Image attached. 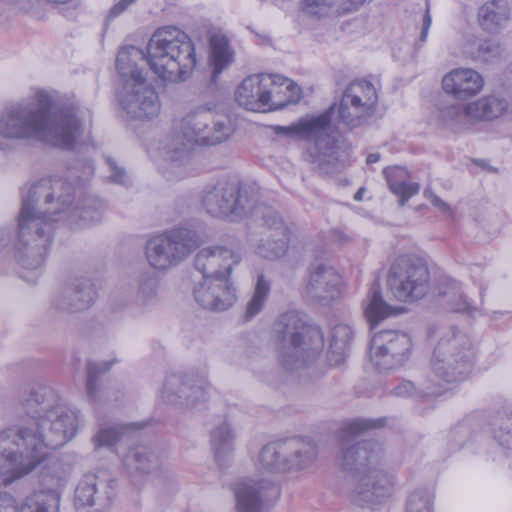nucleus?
<instances>
[{
	"mask_svg": "<svg viewBox=\"0 0 512 512\" xmlns=\"http://www.w3.org/2000/svg\"><path fill=\"white\" fill-rule=\"evenodd\" d=\"M19 405L30 419L27 426L0 432V477L5 486L32 472L46 457L77 433L79 412L58 402L55 391L41 383L25 387Z\"/></svg>",
	"mask_w": 512,
	"mask_h": 512,
	"instance_id": "nucleus-1",
	"label": "nucleus"
},
{
	"mask_svg": "<svg viewBox=\"0 0 512 512\" xmlns=\"http://www.w3.org/2000/svg\"><path fill=\"white\" fill-rule=\"evenodd\" d=\"M81 135L79 107L61 103L54 92L37 88L0 110V154L7 156L20 142L42 141L65 149Z\"/></svg>",
	"mask_w": 512,
	"mask_h": 512,
	"instance_id": "nucleus-2",
	"label": "nucleus"
},
{
	"mask_svg": "<svg viewBox=\"0 0 512 512\" xmlns=\"http://www.w3.org/2000/svg\"><path fill=\"white\" fill-rule=\"evenodd\" d=\"M234 128L229 119L214 120L208 109L199 108L187 113L180 122V133L167 136L161 144L160 154L165 164L164 175L170 179L186 176L194 144L216 146L230 139Z\"/></svg>",
	"mask_w": 512,
	"mask_h": 512,
	"instance_id": "nucleus-3",
	"label": "nucleus"
},
{
	"mask_svg": "<svg viewBox=\"0 0 512 512\" xmlns=\"http://www.w3.org/2000/svg\"><path fill=\"white\" fill-rule=\"evenodd\" d=\"M382 455L381 444L374 440L344 449L342 468L354 482L353 500L357 504H380L390 496L392 479L379 467Z\"/></svg>",
	"mask_w": 512,
	"mask_h": 512,
	"instance_id": "nucleus-4",
	"label": "nucleus"
},
{
	"mask_svg": "<svg viewBox=\"0 0 512 512\" xmlns=\"http://www.w3.org/2000/svg\"><path fill=\"white\" fill-rule=\"evenodd\" d=\"M334 110L335 105H331L318 116L300 119L289 126L272 127L277 135L312 141L313 144L306 150L304 159L319 174H334L345 166L335 151L334 134L337 129L332 123Z\"/></svg>",
	"mask_w": 512,
	"mask_h": 512,
	"instance_id": "nucleus-5",
	"label": "nucleus"
},
{
	"mask_svg": "<svg viewBox=\"0 0 512 512\" xmlns=\"http://www.w3.org/2000/svg\"><path fill=\"white\" fill-rule=\"evenodd\" d=\"M146 52L150 69L164 81H184L196 66L192 40L175 26L158 28L151 36Z\"/></svg>",
	"mask_w": 512,
	"mask_h": 512,
	"instance_id": "nucleus-6",
	"label": "nucleus"
},
{
	"mask_svg": "<svg viewBox=\"0 0 512 512\" xmlns=\"http://www.w3.org/2000/svg\"><path fill=\"white\" fill-rule=\"evenodd\" d=\"M274 332L279 359L288 370L305 367L323 350L322 331L307 325L296 311L281 314L274 324Z\"/></svg>",
	"mask_w": 512,
	"mask_h": 512,
	"instance_id": "nucleus-7",
	"label": "nucleus"
},
{
	"mask_svg": "<svg viewBox=\"0 0 512 512\" xmlns=\"http://www.w3.org/2000/svg\"><path fill=\"white\" fill-rule=\"evenodd\" d=\"M474 356L473 344L466 334L452 330L443 336L433 351L424 393L440 394L441 383L464 381L471 372Z\"/></svg>",
	"mask_w": 512,
	"mask_h": 512,
	"instance_id": "nucleus-8",
	"label": "nucleus"
},
{
	"mask_svg": "<svg viewBox=\"0 0 512 512\" xmlns=\"http://www.w3.org/2000/svg\"><path fill=\"white\" fill-rule=\"evenodd\" d=\"M75 188L62 178H45L21 188L18 223L52 224L68 208Z\"/></svg>",
	"mask_w": 512,
	"mask_h": 512,
	"instance_id": "nucleus-9",
	"label": "nucleus"
},
{
	"mask_svg": "<svg viewBox=\"0 0 512 512\" xmlns=\"http://www.w3.org/2000/svg\"><path fill=\"white\" fill-rule=\"evenodd\" d=\"M300 88L291 80L279 75H251L235 91L237 103L250 111L283 109L295 103Z\"/></svg>",
	"mask_w": 512,
	"mask_h": 512,
	"instance_id": "nucleus-10",
	"label": "nucleus"
},
{
	"mask_svg": "<svg viewBox=\"0 0 512 512\" xmlns=\"http://www.w3.org/2000/svg\"><path fill=\"white\" fill-rule=\"evenodd\" d=\"M201 202L211 216L235 221L253 214L258 192L237 180L221 179L204 187Z\"/></svg>",
	"mask_w": 512,
	"mask_h": 512,
	"instance_id": "nucleus-11",
	"label": "nucleus"
},
{
	"mask_svg": "<svg viewBox=\"0 0 512 512\" xmlns=\"http://www.w3.org/2000/svg\"><path fill=\"white\" fill-rule=\"evenodd\" d=\"M127 54L120 52L116 58V67L122 77L130 78L119 92L118 99L121 107L133 119H153L161 110L158 94L149 85L142 71L136 67L128 71L126 67Z\"/></svg>",
	"mask_w": 512,
	"mask_h": 512,
	"instance_id": "nucleus-12",
	"label": "nucleus"
},
{
	"mask_svg": "<svg viewBox=\"0 0 512 512\" xmlns=\"http://www.w3.org/2000/svg\"><path fill=\"white\" fill-rule=\"evenodd\" d=\"M318 454L316 444L304 438H291L266 444L257 457V468L267 472H286L308 467Z\"/></svg>",
	"mask_w": 512,
	"mask_h": 512,
	"instance_id": "nucleus-13",
	"label": "nucleus"
},
{
	"mask_svg": "<svg viewBox=\"0 0 512 512\" xmlns=\"http://www.w3.org/2000/svg\"><path fill=\"white\" fill-rule=\"evenodd\" d=\"M197 245L193 230L175 228L151 238L146 244V257L153 268L166 270L185 260Z\"/></svg>",
	"mask_w": 512,
	"mask_h": 512,
	"instance_id": "nucleus-14",
	"label": "nucleus"
},
{
	"mask_svg": "<svg viewBox=\"0 0 512 512\" xmlns=\"http://www.w3.org/2000/svg\"><path fill=\"white\" fill-rule=\"evenodd\" d=\"M388 286L393 296L403 302L423 298L430 283L428 268L407 257L397 258L390 267Z\"/></svg>",
	"mask_w": 512,
	"mask_h": 512,
	"instance_id": "nucleus-15",
	"label": "nucleus"
},
{
	"mask_svg": "<svg viewBox=\"0 0 512 512\" xmlns=\"http://www.w3.org/2000/svg\"><path fill=\"white\" fill-rule=\"evenodd\" d=\"M17 227L15 258L21 267L37 270L43 265L52 242L53 225L18 223Z\"/></svg>",
	"mask_w": 512,
	"mask_h": 512,
	"instance_id": "nucleus-16",
	"label": "nucleus"
},
{
	"mask_svg": "<svg viewBox=\"0 0 512 512\" xmlns=\"http://www.w3.org/2000/svg\"><path fill=\"white\" fill-rule=\"evenodd\" d=\"M412 342L408 334L397 330H382L374 334L370 345L371 361L379 370H388L404 364Z\"/></svg>",
	"mask_w": 512,
	"mask_h": 512,
	"instance_id": "nucleus-17",
	"label": "nucleus"
},
{
	"mask_svg": "<svg viewBox=\"0 0 512 512\" xmlns=\"http://www.w3.org/2000/svg\"><path fill=\"white\" fill-rule=\"evenodd\" d=\"M237 512H264L265 506L280 496L279 487L270 480L246 479L234 489Z\"/></svg>",
	"mask_w": 512,
	"mask_h": 512,
	"instance_id": "nucleus-18",
	"label": "nucleus"
},
{
	"mask_svg": "<svg viewBox=\"0 0 512 512\" xmlns=\"http://www.w3.org/2000/svg\"><path fill=\"white\" fill-rule=\"evenodd\" d=\"M242 260L241 254L229 247L213 245L200 249L194 258L195 268L203 278H227L234 266Z\"/></svg>",
	"mask_w": 512,
	"mask_h": 512,
	"instance_id": "nucleus-19",
	"label": "nucleus"
},
{
	"mask_svg": "<svg viewBox=\"0 0 512 512\" xmlns=\"http://www.w3.org/2000/svg\"><path fill=\"white\" fill-rule=\"evenodd\" d=\"M193 295L196 302L204 309L224 311L236 301V289L227 278L206 277L199 281Z\"/></svg>",
	"mask_w": 512,
	"mask_h": 512,
	"instance_id": "nucleus-20",
	"label": "nucleus"
},
{
	"mask_svg": "<svg viewBox=\"0 0 512 512\" xmlns=\"http://www.w3.org/2000/svg\"><path fill=\"white\" fill-rule=\"evenodd\" d=\"M341 277L331 266L318 264L310 269L305 286L306 297L314 303L329 305L339 297Z\"/></svg>",
	"mask_w": 512,
	"mask_h": 512,
	"instance_id": "nucleus-21",
	"label": "nucleus"
},
{
	"mask_svg": "<svg viewBox=\"0 0 512 512\" xmlns=\"http://www.w3.org/2000/svg\"><path fill=\"white\" fill-rule=\"evenodd\" d=\"M95 297L93 283L87 278H77L54 296L52 307L60 312L77 313L88 309Z\"/></svg>",
	"mask_w": 512,
	"mask_h": 512,
	"instance_id": "nucleus-22",
	"label": "nucleus"
},
{
	"mask_svg": "<svg viewBox=\"0 0 512 512\" xmlns=\"http://www.w3.org/2000/svg\"><path fill=\"white\" fill-rule=\"evenodd\" d=\"M202 380L190 376L173 374L166 378L162 398L167 403L193 406L204 399Z\"/></svg>",
	"mask_w": 512,
	"mask_h": 512,
	"instance_id": "nucleus-23",
	"label": "nucleus"
},
{
	"mask_svg": "<svg viewBox=\"0 0 512 512\" xmlns=\"http://www.w3.org/2000/svg\"><path fill=\"white\" fill-rule=\"evenodd\" d=\"M481 75L470 68H458L442 79L443 90L456 99L465 100L478 94L483 88Z\"/></svg>",
	"mask_w": 512,
	"mask_h": 512,
	"instance_id": "nucleus-24",
	"label": "nucleus"
},
{
	"mask_svg": "<svg viewBox=\"0 0 512 512\" xmlns=\"http://www.w3.org/2000/svg\"><path fill=\"white\" fill-rule=\"evenodd\" d=\"M123 462L131 477L156 473L162 466L160 457L148 446L131 448Z\"/></svg>",
	"mask_w": 512,
	"mask_h": 512,
	"instance_id": "nucleus-25",
	"label": "nucleus"
},
{
	"mask_svg": "<svg viewBox=\"0 0 512 512\" xmlns=\"http://www.w3.org/2000/svg\"><path fill=\"white\" fill-rule=\"evenodd\" d=\"M68 474V466L61 460L57 458L48 459L40 474V483L43 488L27 498H40V495L47 496L53 493L57 495L59 504L60 489L64 486Z\"/></svg>",
	"mask_w": 512,
	"mask_h": 512,
	"instance_id": "nucleus-26",
	"label": "nucleus"
},
{
	"mask_svg": "<svg viewBox=\"0 0 512 512\" xmlns=\"http://www.w3.org/2000/svg\"><path fill=\"white\" fill-rule=\"evenodd\" d=\"M72 195L71 202L62 215L67 218L71 226L77 228H85L90 225L99 223L102 220L104 212V204L99 199L89 196L84 199L80 207H72L73 203Z\"/></svg>",
	"mask_w": 512,
	"mask_h": 512,
	"instance_id": "nucleus-27",
	"label": "nucleus"
},
{
	"mask_svg": "<svg viewBox=\"0 0 512 512\" xmlns=\"http://www.w3.org/2000/svg\"><path fill=\"white\" fill-rule=\"evenodd\" d=\"M342 98L371 117L376 111L378 95L374 85L367 80L351 82L343 91Z\"/></svg>",
	"mask_w": 512,
	"mask_h": 512,
	"instance_id": "nucleus-28",
	"label": "nucleus"
},
{
	"mask_svg": "<svg viewBox=\"0 0 512 512\" xmlns=\"http://www.w3.org/2000/svg\"><path fill=\"white\" fill-rule=\"evenodd\" d=\"M478 19L484 30L495 33L505 27L510 19L507 0H491L478 11Z\"/></svg>",
	"mask_w": 512,
	"mask_h": 512,
	"instance_id": "nucleus-29",
	"label": "nucleus"
},
{
	"mask_svg": "<svg viewBox=\"0 0 512 512\" xmlns=\"http://www.w3.org/2000/svg\"><path fill=\"white\" fill-rule=\"evenodd\" d=\"M365 315L368 321L374 325L381 320L402 313L404 308L393 307L386 303L381 294L380 283L378 280L373 281L366 298Z\"/></svg>",
	"mask_w": 512,
	"mask_h": 512,
	"instance_id": "nucleus-30",
	"label": "nucleus"
},
{
	"mask_svg": "<svg viewBox=\"0 0 512 512\" xmlns=\"http://www.w3.org/2000/svg\"><path fill=\"white\" fill-rule=\"evenodd\" d=\"M391 192L399 197V205L403 206L409 198L419 192L418 183L409 181L408 171L399 166L388 167L383 170Z\"/></svg>",
	"mask_w": 512,
	"mask_h": 512,
	"instance_id": "nucleus-31",
	"label": "nucleus"
},
{
	"mask_svg": "<svg viewBox=\"0 0 512 512\" xmlns=\"http://www.w3.org/2000/svg\"><path fill=\"white\" fill-rule=\"evenodd\" d=\"M210 48L211 81L216 83L223 70L232 64L234 53L230 48L227 37L224 35H213L210 39Z\"/></svg>",
	"mask_w": 512,
	"mask_h": 512,
	"instance_id": "nucleus-32",
	"label": "nucleus"
},
{
	"mask_svg": "<svg viewBox=\"0 0 512 512\" xmlns=\"http://www.w3.org/2000/svg\"><path fill=\"white\" fill-rule=\"evenodd\" d=\"M507 108V101L496 96H486L466 104V112L470 120H493L500 117Z\"/></svg>",
	"mask_w": 512,
	"mask_h": 512,
	"instance_id": "nucleus-33",
	"label": "nucleus"
},
{
	"mask_svg": "<svg viewBox=\"0 0 512 512\" xmlns=\"http://www.w3.org/2000/svg\"><path fill=\"white\" fill-rule=\"evenodd\" d=\"M333 105H335V110L332 114V123L336 126L337 129L334 134L335 138L339 130L338 125L334 122L335 115H337L338 124L342 125L347 130L363 127L367 125L369 120L372 118L367 113L360 111L358 107L346 102V100L342 97L338 106L335 103Z\"/></svg>",
	"mask_w": 512,
	"mask_h": 512,
	"instance_id": "nucleus-34",
	"label": "nucleus"
},
{
	"mask_svg": "<svg viewBox=\"0 0 512 512\" xmlns=\"http://www.w3.org/2000/svg\"><path fill=\"white\" fill-rule=\"evenodd\" d=\"M352 339L353 331L348 325L338 324L332 329L327 352L330 365H340L344 362Z\"/></svg>",
	"mask_w": 512,
	"mask_h": 512,
	"instance_id": "nucleus-35",
	"label": "nucleus"
},
{
	"mask_svg": "<svg viewBox=\"0 0 512 512\" xmlns=\"http://www.w3.org/2000/svg\"><path fill=\"white\" fill-rule=\"evenodd\" d=\"M234 433L227 422H223L211 431V446L216 461L223 467L228 463L233 450Z\"/></svg>",
	"mask_w": 512,
	"mask_h": 512,
	"instance_id": "nucleus-36",
	"label": "nucleus"
},
{
	"mask_svg": "<svg viewBox=\"0 0 512 512\" xmlns=\"http://www.w3.org/2000/svg\"><path fill=\"white\" fill-rule=\"evenodd\" d=\"M438 295L446 299V303L455 312L471 313L474 310L472 303L462 292L461 285L454 279H444L439 287Z\"/></svg>",
	"mask_w": 512,
	"mask_h": 512,
	"instance_id": "nucleus-37",
	"label": "nucleus"
},
{
	"mask_svg": "<svg viewBox=\"0 0 512 512\" xmlns=\"http://www.w3.org/2000/svg\"><path fill=\"white\" fill-rule=\"evenodd\" d=\"M477 433L476 426L471 419H463L455 425L446 437V445L450 453L456 452L470 444Z\"/></svg>",
	"mask_w": 512,
	"mask_h": 512,
	"instance_id": "nucleus-38",
	"label": "nucleus"
},
{
	"mask_svg": "<svg viewBox=\"0 0 512 512\" xmlns=\"http://www.w3.org/2000/svg\"><path fill=\"white\" fill-rule=\"evenodd\" d=\"M271 290V281L260 273L256 278L254 291L251 299L248 301L245 310V320H251L263 309Z\"/></svg>",
	"mask_w": 512,
	"mask_h": 512,
	"instance_id": "nucleus-39",
	"label": "nucleus"
},
{
	"mask_svg": "<svg viewBox=\"0 0 512 512\" xmlns=\"http://www.w3.org/2000/svg\"><path fill=\"white\" fill-rule=\"evenodd\" d=\"M97 477L94 474L85 475L75 489V506L77 509L90 507L97 501Z\"/></svg>",
	"mask_w": 512,
	"mask_h": 512,
	"instance_id": "nucleus-40",
	"label": "nucleus"
},
{
	"mask_svg": "<svg viewBox=\"0 0 512 512\" xmlns=\"http://www.w3.org/2000/svg\"><path fill=\"white\" fill-rule=\"evenodd\" d=\"M386 423L385 418L378 419H356L346 423L340 433L342 446L345 447L356 436L365 431L383 427Z\"/></svg>",
	"mask_w": 512,
	"mask_h": 512,
	"instance_id": "nucleus-41",
	"label": "nucleus"
},
{
	"mask_svg": "<svg viewBox=\"0 0 512 512\" xmlns=\"http://www.w3.org/2000/svg\"><path fill=\"white\" fill-rule=\"evenodd\" d=\"M277 239L262 241L256 248V253L263 258L274 260L285 255L288 249L289 234L278 235Z\"/></svg>",
	"mask_w": 512,
	"mask_h": 512,
	"instance_id": "nucleus-42",
	"label": "nucleus"
},
{
	"mask_svg": "<svg viewBox=\"0 0 512 512\" xmlns=\"http://www.w3.org/2000/svg\"><path fill=\"white\" fill-rule=\"evenodd\" d=\"M492 433L501 447L512 451V414L497 417L492 423Z\"/></svg>",
	"mask_w": 512,
	"mask_h": 512,
	"instance_id": "nucleus-43",
	"label": "nucleus"
},
{
	"mask_svg": "<svg viewBox=\"0 0 512 512\" xmlns=\"http://www.w3.org/2000/svg\"><path fill=\"white\" fill-rule=\"evenodd\" d=\"M40 498H26L20 512H57L58 498L56 494L40 495Z\"/></svg>",
	"mask_w": 512,
	"mask_h": 512,
	"instance_id": "nucleus-44",
	"label": "nucleus"
},
{
	"mask_svg": "<svg viewBox=\"0 0 512 512\" xmlns=\"http://www.w3.org/2000/svg\"><path fill=\"white\" fill-rule=\"evenodd\" d=\"M112 366L111 362L95 363L87 362L86 393L91 401L97 399L98 378L102 373L108 371Z\"/></svg>",
	"mask_w": 512,
	"mask_h": 512,
	"instance_id": "nucleus-45",
	"label": "nucleus"
},
{
	"mask_svg": "<svg viewBox=\"0 0 512 512\" xmlns=\"http://www.w3.org/2000/svg\"><path fill=\"white\" fill-rule=\"evenodd\" d=\"M260 212V217L267 228L274 230L276 235H287L289 234V228L285 225L282 217L278 214L277 211L270 207H258L256 205V209L251 216L257 215Z\"/></svg>",
	"mask_w": 512,
	"mask_h": 512,
	"instance_id": "nucleus-46",
	"label": "nucleus"
},
{
	"mask_svg": "<svg viewBox=\"0 0 512 512\" xmlns=\"http://www.w3.org/2000/svg\"><path fill=\"white\" fill-rule=\"evenodd\" d=\"M142 427L143 425L138 423H130L126 425H116L108 428H102L94 439L99 446H110L115 444L126 430L140 429Z\"/></svg>",
	"mask_w": 512,
	"mask_h": 512,
	"instance_id": "nucleus-47",
	"label": "nucleus"
},
{
	"mask_svg": "<svg viewBox=\"0 0 512 512\" xmlns=\"http://www.w3.org/2000/svg\"><path fill=\"white\" fill-rule=\"evenodd\" d=\"M433 494L427 489L413 491L407 500L406 512H432Z\"/></svg>",
	"mask_w": 512,
	"mask_h": 512,
	"instance_id": "nucleus-48",
	"label": "nucleus"
},
{
	"mask_svg": "<svg viewBox=\"0 0 512 512\" xmlns=\"http://www.w3.org/2000/svg\"><path fill=\"white\" fill-rule=\"evenodd\" d=\"M94 167L90 160H77L68 168L67 180L84 182L92 177Z\"/></svg>",
	"mask_w": 512,
	"mask_h": 512,
	"instance_id": "nucleus-49",
	"label": "nucleus"
},
{
	"mask_svg": "<svg viewBox=\"0 0 512 512\" xmlns=\"http://www.w3.org/2000/svg\"><path fill=\"white\" fill-rule=\"evenodd\" d=\"M157 299V282L153 278L144 279L138 288L136 302L141 306L153 304Z\"/></svg>",
	"mask_w": 512,
	"mask_h": 512,
	"instance_id": "nucleus-50",
	"label": "nucleus"
},
{
	"mask_svg": "<svg viewBox=\"0 0 512 512\" xmlns=\"http://www.w3.org/2000/svg\"><path fill=\"white\" fill-rule=\"evenodd\" d=\"M440 117L447 124L460 123L465 119H469L466 112V105L453 104L440 109Z\"/></svg>",
	"mask_w": 512,
	"mask_h": 512,
	"instance_id": "nucleus-51",
	"label": "nucleus"
},
{
	"mask_svg": "<svg viewBox=\"0 0 512 512\" xmlns=\"http://www.w3.org/2000/svg\"><path fill=\"white\" fill-rule=\"evenodd\" d=\"M427 383V376L424 379L421 387L419 389L416 388L415 384L411 381L404 380L400 382L394 389L393 394L399 397H410L414 395L420 396H430L431 394H426L423 391L424 385Z\"/></svg>",
	"mask_w": 512,
	"mask_h": 512,
	"instance_id": "nucleus-52",
	"label": "nucleus"
},
{
	"mask_svg": "<svg viewBox=\"0 0 512 512\" xmlns=\"http://www.w3.org/2000/svg\"><path fill=\"white\" fill-rule=\"evenodd\" d=\"M500 56L499 46L491 44L489 42L481 43L478 47L476 54H473L474 59L480 61L489 62Z\"/></svg>",
	"mask_w": 512,
	"mask_h": 512,
	"instance_id": "nucleus-53",
	"label": "nucleus"
},
{
	"mask_svg": "<svg viewBox=\"0 0 512 512\" xmlns=\"http://www.w3.org/2000/svg\"><path fill=\"white\" fill-rule=\"evenodd\" d=\"M106 162H107V165L109 167V170H110V175L108 176V178L114 182V183H117V184H125L126 183V172L123 168H121L120 166H118L117 162L108 157L106 159Z\"/></svg>",
	"mask_w": 512,
	"mask_h": 512,
	"instance_id": "nucleus-54",
	"label": "nucleus"
},
{
	"mask_svg": "<svg viewBox=\"0 0 512 512\" xmlns=\"http://www.w3.org/2000/svg\"><path fill=\"white\" fill-rule=\"evenodd\" d=\"M0 512H20L10 494L0 493Z\"/></svg>",
	"mask_w": 512,
	"mask_h": 512,
	"instance_id": "nucleus-55",
	"label": "nucleus"
},
{
	"mask_svg": "<svg viewBox=\"0 0 512 512\" xmlns=\"http://www.w3.org/2000/svg\"><path fill=\"white\" fill-rule=\"evenodd\" d=\"M136 0H120L109 11L106 23L122 14Z\"/></svg>",
	"mask_w": 512,
	"mask_h": 512,
	"instance_id": "nucleus-56",
	"label": "nucleus"
},
{
	"mask_svg": "<svg viewBox=\"0 0 512 512\" xmlns=\"http://www.w3.org/2000/svg\"><path fill=\"white\" fill-rule=\"evenodd\" d=\"M304 8L310 14H317L316 9L326 7L325 0H303Z\"/></svg>",
	"mask_w": 512,
	"mask_h": 512,
	"instance_id": "nucleus-57",
	"label": "nucleus"
},
{
	"mask_svg": "<svg viewBox=\"0 0 512 512\" xmlns=\"http://www.w3.org/2000/svg\"><path fill=\"white\" fill-rule=\"evenodd\" d=\"M431 22H432V20H431V16H430V13H429V7L427 6L425 15L423 17L422 31H421V35H420V41L421 42H425L426 41L427 35H428V31H429V28L431 26Z\"/></svg>",
	"mask_w": 512,
	"mask_h": 512,
	"instance_id": "nucleus-58",
	"label": "nucleus"
},
{
	"mask_svg": "<svg viewBox=\"0 0 512 512\" xmlns=\"http://www.w3.org/2000/svg\"><path fill=\"white\" fill-rule=\"evenodd\" d=\"M366 0H340V5L345 11H352L361 6Z\"/></svg>",
	"mask_w": 512,
	"mask_h": 512,
	"instance_id": "nucleus-59",
	"label": "nucleus"
},
{
	"mask_svg": "<svg viewBox=\"0 0 512 512\" xmlns=\"http://www.w3.org/2000/svg\"><path fill=\"white\" fill-rule=\"evenodd\" d=\"M429 198L432 205L438 207L441 211L446 212L450 209L449 206L445 202H443L437 195L431 193Z\"/></svg>",
	"mask_w": 512,
	"mask_h": 512,
	"instance_id": "nucleus-60",
	"label": "nucleus"
},
{
	"mask_svg": "<svg viewBox=\"0 0 512 512\" xmlns=\"http://www.w3.org/2000/svg\"><path fill=\"white\" fill-rule=\"evenodd\" d=\"M11 241V234L6 229H0V252L8 246Z\"/></svg>",
	"mask_w": 512,
	"mask_h": 512,
	"instance_id": "nucleus-61",
	"label": "nucleus"
},
{
	"mask_svg": "<svg viewBox=\"0 0 512 512\" xmlns=\"http://www.w3.org/2000/svg\"><path fill=\"white\" fill-rule=\"evenodd\" d=\"M474 163L481 167L482 169H486V170H489V171H495V169H493L492 167L489 166L488 162L486 160H483V159H476L474 160Z\"/></svg>",
	"mask_w": 512,
	"mask_h": 512,
	"instance_id": "nucleus-62",
	"label": "nucleus"
},
{
	"mask_svg": "<svg viewBox=\"0 0 512 512\" xmlns=\"http://www.w3.org/2000/svg\"><path fill=\"white\" fill-rule=\"evenodd\" d=\"M380 160V154L379 153H370L367 156L366 162L367 164H373Z\"/></svg>",
	"mask_w": 512,
	"mask_h": 512,
	"instance_id": "nucleus-63",
	"label": "nucleus"
},
{
	"mask_svg": "<svg viewBox=\"0 0 512 512\" xmlns=\"http://www.w3.org/2000/svg\"><path fill=\"white\" fill-rule=\"evenodd\" d=\"M363 192H364V188H360L354 195V199L356 201H360L362 200V195H363Z\"/></svg>",
	"mask_w": 512,
	"mask_h": 512,
	"instance_id": "nucleus-64",
	"label": "nucleus"
}]
</instances>
